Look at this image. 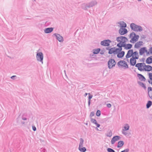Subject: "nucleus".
Returning a JSON list of instances; mask_svg holds the SVG:
<instances>
[{"label": "nucleus", "mask_w": 152, "mask_h": 152, "mask_svg": "<svg viewBox=\"0 0 152 152\" xmlns=\"http://www.w3.org/2000/svg\"><path fill=\"white\" fill-rule=\"evenodd\" d=\"M142 64H141V63H138L137 64H135V66L136 67H137V68H138V69H140L139 68V66H140V65H141Z\"/></svg>", "instance_id": "43"}, {"label": "nucleus", "mask_w": 152, "mask_h": 152, "mask_svg": "<svg viewBox=\"0 0 152 152\" xmlns=\"http://www.w3.org/2000/svg\"><path fill=\"white\" fill-rule=\"evenodd\" d=\"M105 52V50L103 49V50H102L100 52V53L101 55H103Z\"/></svg>", "instance_id": "47"}, {"label": "nucleus", "mask_w": 152, "mask_h": 152, "mask_svg": "<svg viewBox=\"0 0 152 152\" xmlns=\"http://www.w3.org/2000/svg\"><path fill=\"white\" fill-rule=\"evenodd\" d=\"M145 60V58H142L140 60L141 61L144 62Z\"/></svg>", "instance_id": "59"}, {"label": "nucleus", "mask_w": 152, "mask_h": 152, "mask_svg": "<svg viewBox=\"0 0 152 152\" xmlns=\"http://www.w3.org/2000/svg\"><path fill=\"white\" fill-rule=\"evenodd\" d=\"M116 40L118 42H121L125 41H128V39L125 37L121 36L117 37Z\"/></svg>", "instance_id": "6"}, {"label": "nucleus", "mask_w": 152, "mask_h": 152, "mask_svg": "<svg viewBox=\"0 0 152 152\" xmlns=\"http://www.w3.org/2000/svg\"><path fill=\"white\" fill-rule=\"evenodd\" d=\"M120 51L119 50L118 48H115L114 49V54H117L118 53L120 52Z\"/></svg>", "instance_id": "35"}, {"label": "nucleus", "mask_w": 152, "mask_h": 152, "mask_svg": "<svg viewBox=\"0 0 152 152\" xmlns=\"http://www.w3.org/2000/svg\"><path fill=\"white\" fill-rule=\"evenodd\" d=\"M96 115L97 117L101 115V111L99 110H98L96 112Z\"/></svg>", "instance_id": "38"}, {"label": "nucleus", "mask_w": 152, "mask_h": 152, "mask_svg": "<svg viewBox=\"0 0 152 152\" xmlns=\"http://www.w3.org/2000/svg\"><path fill=\"white\" fill-rule=\"evenodd\" d=\"M110 47H109L108 46L107 47H106V49L107 50H108L109 51V50L110 49Z\"/></svg>", "instance_id": "62"}, {"label": "nucleus", "mask_w": 152, "mask_h": 152, "mask_svg": "<svg viewBox=\"0 0 152 152\" xmlns=\"http://www.w3.org/2000/svg\"><path fill=\"white\" fill-rule=\"evenodd\" d=\"M43 54L42 52H37L36 58L37 61L40 62L42 64L43 63Z\"/></svg>", "instance_id": "3"}, {"label": "nucleus", "mask_w": 152, "mask_h": 152, "mask_svg": "<svg viewBox=\"0 0 152 152\" xmlns=\"http://www.w3.org/2000/svg\"><path fill=\"white\" fill-rule=\"evenodd\" d=\"M22 118L23 120H26L27 119V118L23 117H22Z\"/></svg>", "instance_id": "61"}, {"label": "nucleus", "mask_w": 152, "mask_h": 152, "mask_svg": "<svg viewBox=\"0 0 152 152\" xmlns=\"http://www.w3.org/2000/svg\"><path fill=\"white\" fill-rule=\"evenodd\" d=\"M141 39H145L146 38V37L145 35H142L141 37Z\"/></svg>", "instance_id": "58"}, {"label": "nucleus", "mask_w": 152, "mask_h": 152, "mask_svg": "<svg viewBox=\"0 0 152 152\" xmlns=\"http://www.w3.org/2000/svg\"><path fill=\"white\" fill-rule=\"evenodd\" d=\"M118 23L120 25L121 28H125L126 27V23L124 21L118 22Z\"/></svg>", "instance_id": "18"}, {"label": "nucleus", "mask_w": 152, "mask_h": 152, "mask_svg": "<svg viewBox=\"0 0 152 152\" xmlns=\"http://www.w3.org/2000/svg\"><path fill=\"white\" fill-rule=\"evenodd\" d=\"M146 63L147 64H150L152 63V56L148 57L146 60Z\"/></svg>", "instance_id": "22"}, {"label": "nucleus", "mask_w": 152, "mask_h": 152, "mask_svg": "<svg viewBox=\"0 0 152 152\" xmlns=\"http://www.w3.org/2000/svg\"><path fill=\"white\" fill-rule=\"evenodd\" d=\"M111 42V41L110 39H105L101 41L100 44L103 46H109L110 45V43Z\"/></svg>", "instance_id": "5"}, {"label": "nucleus", "mask_w": 152, "mask_h": 152, "mask_svg": "<svg viewBox=\"0 0 152 152\" xmlns=\"http://www.w3.org/2000/svg\"><path fill=\"white\" fill-rule=\"evenodd\" d=\"M132 53H133V50L130 49L126 55V58H128L132 56Z\"/></svg>", "instance_id": "11"}, {"label": "nucleus", "mask_w": 152, "mask_h": 152, "mask_svg": "<svg viewBox=\"0 0 152 152\" xmlns=\"http://www.w3.org/2000/svg\"><path fill=\"white\" fill-rule=\"evenodd\" d=\"M88 4H84L82 5V8L83 9L87 10L88 8Z\"/></svg>", "instance_id": "30"}, {"label": "nucleus", "mask_w": 152, "mask_h": 152, "mask_svg": "<svg viewBox=\"0 0 152 152\" xmlns=\"http://www.w3.org/2000/svg\"><path fill=\"white\" fill-rule=\"evenodd\" d=\"M53 35H54L56 37V39L58 40L59 42H62L63 41V38L60 34L55 33L53 34Z\"/></svg>", "instance_id": "7"}, {"label": "nucleus", "mask_w": 152, "mask_h": 152, "mask_svg": "<svg viewBox=\"0 0 152 152\" xmlns=\"http://www.w3.org/2000/svg\"><path fill=\"white\" fill-rule=\"evenodd\" d=\"M88 100H91V99L92 98L93 96L92 94H90V93H88Z\"/></svg>", "instance_id": "41"}, {"label": "nucleus", "mask_w": 152, "mask_h": 152, "mask_svg": "<svg viewBox=\"0 0 152 152\" xmlns=\"http://www.w3.org/2000/svg\"><path fill=\"white\" fill-rule=\"evenodd\" d=\"M145 53H146V55H147L148 56V55H149L150 53V50L149 51H148L147 50V52H145Z\"/></svg>", "instance_id": "60"}, {"label": "nucleus", "mask_w": 152, "mask_h": 152, "mask_svg": "<svg viewBox=\"0 0 152 152\" xmlns=\"http://www.w3.org/2000/svg\"><path fill=\"white\" fill-rule=\"evenodd\" d=\"M137 76L141 81H145L146 80L145 77L141 74L138 73Z\"/></svg>", "instance_id": "15"}, {"label": "nucleus", "mask_w": 152, "mask_h": 152, "mask_svg": "<svg viewBox=\"0 0 152 152\" xmlns=\"http://www.w3.org/2000/svg\"><path fill=\"white\" fill-rule=\"evenodd\" d=\"M128 32L127 29L126 28H120L119 30V33L121 35H124Z\"/></svg>", "instance_id": "9"}, {"label": "nucleus", "mask_w": 152, "mask_h": 152, "mask_svg": "<svg viewBox=\"0 0 152 152\" xmlns=\"http://www.w3.org/2000/svg\"><path fill=\"white\" fill-rule=\"evenodd\" d=\"M152 105V102L150 100H149L147 102L146 104V108L147 109H148Z\"/></svg>", "instance_id": "28"}, {"label": "nucleus", "mask_w": 152, "mask_h": 152, "mask_svg": "<svg viewBox=\"0 0 152 152\" xmlns=\"http://www.w3.org/2000/svg\"><path fill=\"white\" fill-rule=\"evenodd\" d=\"M127 41H123V42H121L122 44V47H124V48H125L126 45V42H127Z\"/></svg>", "instance_id": "37"}, {"label": "nucleus", "mask_w": 152, "mask_h": 152, "mask_svg": "<svg viewBox=\"0 0 152 152\" xmlns=\"http://www.w3.org/2000/svg\"><path fill=\"white\" fill-rule=\"evenodd\" d=\"M122 47H120L118 48V49L120 51V52L122 51Z\"/></svg>", "instance_id": "56"}, {"label": "nucleus", "mask_w": 152, "mask_h": 152, "mask_svg": "<svg viewBox=\"0 0 152 152\" xmlns=\"http://www.w3.org/2000/svg\"><path fill=\"white\" fill-rule=\"evenodd\" d=\"M84 142V140L82 138H80V142L79 144V146L80 147H83V144Z\"/></svg>", "instance_id": "34"}, {"label": "nucleus", "mask_w": 152, "mask_h": 152, "mask_svg": "<svg viewBox=\"0 0 152 152\" xmlns=\"http://www.w3.org/2000/svg\"><path fill=\"white\" fill-rule=\"evenodd\" d=\"M136 59L132 57L130 59V64L132 66H134L136 63Z\"/></svg>", "instance_id": "16"}, {"label": "nucleus", "mask_w": 152, "mask_h": 152, "mask_svg": "<svg viewBox=\"0 0 152 152\" xmlns=\"http://www.w3.org/2000/svg\"><path fill=\"white\" fill-rule=\"evenodd\" d=\"M78 149L81 152H85L86 151V149L85 147H80V146H79Z\"/></svg>", "instance_id": "33"}, {"label": "nucleus", "mask_w": 152, "mask_h": 152, "mask_svg": "<svg viewBox=\"0 0 152 152\" xmlns=\"http://www.w3.org/2000/svg\"><path fill=\"white\" fill-rule=\"evenodd\" d=\"M108 152H115V151L113 149L110 148H108L107 149Z\"/></svg>", "instance_id": "40"}, {"label": "nucleus", "mask_w": 152, "mask_h": 152, "mask_svg": "<svg viewBox=\"0 0 152 152\" xmlns=\"http://www.w3.org/2000/svg\"><path fill=\"white\" fill-rule=\"evenodd\" d=\"M120 63H124L123 67H124L125 68H128L129 67L127 63L124 60H121L119 61V63H118V65H121L119 64Z\"/></svg>", "instance_id": "19"}, {"label": "nucleus", "mask_w": 152, "mask_h": 152, "mask_svg": "<svg viewBox=\"0 0 152 152\" xmlns=\"http://www.w3.org/2000/svg\"><path fill=\"white\" fill-rule=\"evenodd\" d=\"M88 106L89 107H90V105L91 104V100H88Z\"/></svg>", "instance_id": "57"}, {"label": "nucleus", "mask_w": 152, "mask_h": 152, "mask_svg": "<svg viewBox=\"0 0 152 152\" xmlns=\"http://www.w3.org/2000/svg\"><path fill=\"white\" fill-rule=\"evenodd\" d=\"M91 121L94 124H95L97 123L96 120L95 119L93 118H91Z\"/></svg>", "instance_id": "39"}, {"label": "nucleus", "mask_w": 152, "mask_h": 152, "mask_svg": "<svg viewBox=\"0 0 152 152\" xmlns=\"http://www.w3.org/2000/svg\"><path fill=\"white\" fill-rule=\"evenodd\" d=\"M115 48V47H113L110 48L109 50V51H108V53L110 54H112L113 53L114 54V49Z\"/></svg>", "instance_id": "31"}, {"label": "nucleus", "mask_w": 152, "mask_h": 152, "mask_svg": "<svg viewBox=\"0 0 152 152\" xmlns=\"http://www.w3.org/2000/svg\"><path fill=\"white\" fill-rule=\"evenodd\" d=\"M124 144V142L123 141H120L118 142L117 147L118 148L122 147Z\"/></svg>", "instance_id": "24"}, {"label": "nucleus", "mask_w": 152, "mask_h": 152, "mask_svg": "<svg viewBox=\"0 0 152 152\" xmlns=\"http://www.w3.org/2000/svg\"><path fill=\"white\" fill-rule=\"evenodd\" d=\"M88 94L87 93H85V94H84V96L86 97V96Z\"/></svg>", "instance_id": "63"}, {"label": "nucleus", "mask_w": 152, "mask_h": 152, "mask_svg": "<svg viewBox=\"0 0 152 152\" xmlns=\"http://www.w3.org/2000/svg\"><path fill=\"white\" fill-rule=\"evenodd\" d=\"M53 30V27H50L46 28L44 29V32L46 34H48L52 32Z\"/></svg>", "instance_id": "14"}, {"label": "nucleus", "mask_w": 152, "mask_h": 152, "mask_svg": "<svg viewBox=\"0 0 152 152\" xmlns=\"http://www.w3.org/2000/svg\"><path fill=\"white\" fill-rule=\"evenodd\" d=\"M107 64L108 68L111 69L115 66L116 62L114 59L110 58L108 60Z\"/></svg>", "instance_id": "4"}, {"label": "nucleus", "mask_w": 152, "mask_h": 152, "mask_svg": "<svg viewBox=\"0 0 152 152\" xmlns=\"http://www.w3.org/2000/svg\"><path fill=\"white\" fill-rule=\"evenodd\" d=\"M141 64H142L141 65H140L139 67V68L140 69H138V70L140 71H144V68L145 67L144 65H145V63H141Z\"/></svg>", "instance_id": "23"}, {"label": "nucleus", "mask_w": 152, "mask_h": 152, "mask_svg": "<svg viewBox=\"0 0 152 152\" xmlns=\"http://www.w3.org/2000/svg\"><path fill=\"white\" fill-rule=\"evenodd\" d=\"M146 52H147V48L146 47L141 48L139 50L140 55H142Z\"/></svg>", "instance_id": "10"}, {"label": "nucleus", "mask_w": 152, "mask_h": 152, "mask_svg": "<svg viewBox=\"0 0 152 152\" xmlns=\"http://www.w3.org/2000/svg\"><path fill=\"white\" fill-rule=\"evenodd\" d=\"M129 37L131 39L130 41V42L132 43H134L137 42L139 38V35L136 34L133 32L130 34Z\"/></svg>", "instance_id": "1"}, {"label": "nucleus", "mask_w": 152, "mask_h": 152, "mask_svg": "<svg viewBox=\"0 0 152 152\" xmlns=\"http://www.w3.org/2000/svg\"><path fill=\"white\" fill-rule=\"evenodd\" d=\"M126 46L124 48L126 50H130L132 47V45L130 44H128L126 45Z\"/></svg>", "instance_id": "27"}, {"label": "nucleus", "mask_w": 152, "mask_h": 152, "mask_svg": "<svg viewBox=\"0 0 152 152\" xmlns=\"http://www.w3.org/2000/svg\"><path fill=\"white\" fill-rule=\"evenodd\" d=\"M125 55V52L122 51L120 52L117 54V57L119 58H123Z\"/></svg>", "instance_id": "21"}, {"label": "nucleus", "mask_w": 152, "mask_h": 152, "mask_svg": "<svg viewBox=\"0 0 152 152\" xmlns=\"http://www.w3.org/2000/svg\"><path fill=\"white\" fill-rule=\"evenodd\" d=\"M148 82L149 83V84H151V81L150 80H148Z\"/></svg>", "instance_id": "64"}, {"label": "nucleus", "mask_w": 152, "mask_h": 152, "mask_svg": "<svg viewBox=\"0 0 152 152\" xmlns=\"http://www.w3.org/2000/svg\"><path fill=\"white\" fill-rule=\"evenodd\" d=\"M97 4V2L95 1L94 0L91 1V2L88 3V8H90L94 6L96 4Z\"/></svg>", "instance_id": "12"}, {"label": "nucleus", "mask_w": 152, "mask_h": 152, "mask_svg": "<svg viewBox=\"0 0 152 152\" xmlns=\"http://www.w3.org/2000/svg\"><path fill=\"white\" fill-rule=\"evenodd\" d=\"M149 77L150 80H152V73H148Z\"/></svg>", "instance_id": "44"}, {"label": "nucleus", "mask_w": 152, "mask_h": 152, "mask_svg": "<svg viewBox=\"0 0 152 152\" xmlns=\"http://www.w3.org/2000/svg\"><path fill=\"white\" fill-rule=\"evenodd\" d=\"M150 53L152 54V47H151L149 48Z\"/></svg>", "instance_id": "55"}, {"label": "nucleus", "mask_w": 152, "mask_h": 152, "mask_svg": "<svg viewBox=\"0 0 152 152\" xmlns=\"http://www.w3.org/2000/svg\"><path fill=\"white\" fill-rule=\"evenodd\" d=\"M151 91H152V88L151 87H148V96L151 99H152V96H150L149 94V92Z\"/></svg>", "instance_id": "32"}, {"label": "nucleus", "mask_w": 152, "mask_h": 152, "mask_svg": "<svg viewBox=\"0 0 152 152\" xmlns=\"http://www.w3.org/2000/svg\"><path fill=\"white\" fill-rule=\"evenodd\" d=\"M121 138V137L118 135H115L113 137L111 140L112 144H114L115 142L119 140Z\"/></svg>", "instance_id": "8"}, {"label": "nucleus", "mask_w": 152, "mask_h": 152, "mask_svg": "<svg viewBox=\"0 0 152 152\" xmlns=\"http://www.w3.org/2000/svg\"><path fill=\"white\" fill-rule=\"evenodd\" d=\"M40 150L41 152H45L46 151L45 150V149L42 148L40 149Z\"/></svg>", "instance_id": "53"}, {"label": "nucleus", "mask_w": 152, "mask_h": 152, "mask_svg": "<svg viewBox=\"0 0 152 152\" xmlns=\"http://www.w3.org/2000/svg\"><path fill=\"white\" fill-rule=\"evenodd\" d=\"M95 124L96 125V127L98 128H99L100 126V124L98 123L97 122Z\"/></svg>", "instance_id": "54"}, {"label": "nucleus", "mask_w": 152, "mask_h": 152, "mask_svg": "<svg viewBox=\"0 0 152 152\" xmlns=\"http://www.w3.org/2000/svg\"><path fill=\"white\" fill-rule=\"evenodd\" d=\"M137 83L144 89H146V87L145 84L140 81H137Z\"/></svg>", "instance_id": "25"}, {"label": "nucleus", "mask_w": 152, "mask_h": 152, "mask_svg": "<svg viewBox=\"0 0 152 152\" xmlns=\"http://www.w3.org/2000/svg\"><path fill=\"white\" fill-rule=\"evenodd\" d=\"M16 77V75H13L11 77V78L13 80H15V77Z\"/></svg>", "instance_id": "52"}, {"label": "nucleus", "mask_w": 152, "mask_h": 152, "mask_svg": "<svg viewBox=\"0 0 152 152\" xmlns=\"http://www.w3.org/2000/svg\"><path fill=\"white\" fill-rule=\"evenodd\" d=\"M119 43H118L117 45V46L118 47V48L122 47V44L121 42H119Z\"/></svg>", "instance_id": "46"}, {"label": "nucleus", "mask_w": 152, "mask_h": 152, "mask_svg": "<svg viewBox=\"0 0 152 152\" xmlns=\"http://www.w3.org/2000/svg\"><path fill=\"white\" fill-rule=\"evenodd\" d=\"M143 42L142 41H140L136 42L134 46L135 48L138 49L142 45Z\"/></svg>", "instance_id": "17"}, {"label": "nucleus", "mask_w": 152, "mask_h": 152, "mask_svg": "<svg viewBox=\"0 0 152 152\" xmlns=\"http://www.w3.org/2000/svg\"><path fill=\"white\" fill-rule=\"evenodd\" d=\"M32 129L34 131H35L36 130V128L34 125L32 126Z\"/></svg>", "instance_id": "50"}, {"label": "nucleus", "mask_w": 152, "mask_h": 152, "mask_svg": "<svg viewBox=\"0 0 152 152\" xmlns=\"http://www.w3.org/2000/svg\"><path fill=\"white\" fill-rule=\"evenodd\" d=\"M144 69L145 71L149 72L152 70V66L149 65H146L145 64Z\"/></svg>", "instance_id": "13"}, {"label": "nucleus", "mask_w": 152, "mask_h": 152, "mask_svg": "<svg viewBox=\"0 0 152 152\" xmlns=\"http://www.w3.org/2000/svg\"><path fill=\"white\" fill-rule=\"evenodd\" d=\"M139 56L138 55V53L137 51H135L133 52L132 53V57L134 58L138 59L139 58Z\"/></svg>", "instance_id": "20"}, {"label": "nucleus", "mask_w": 152, "mask_h": 152, "mask_svg": "<svg viewBox=\"0 0 152 152\" xmlns=\"http://www.w3.org/2000/svg\"><path fill=\"white\" fill-rule=\"evenodd\" d=\"M130 27L131 30L135 31L141 32L142 31V28L140 26L132 23L130 24Z\"/></svg>", "instance_id": "2"}, {"label": "nucleus", "mask_w": 152, "mask_h": 152, "mask_svg": "<svg viewBox=\"0 0 152 152\" xmlns=\"http://www.w3.org/2000/svg\"><path fill=\"white\" fill-rule=\"evenodd\" d=\"M129 149L128 148L124 150L121 151V152H129Z\"/></svg>", "instance_id": "48"}, {"label": "nucleus", "mask_w": 152, "mask_h": 152, "mask_svg": "<svg viewBox=\"0 0 152 152\" xmlns=\"http://www.w3.org/2000/svg\"><path fill=\"white\" fill-rule=\"evenodd\" d=\"M101 50L100 48L94 49L93 50V53L94 54H96L99 53Z\"/></svg>", "instance_id": "26"}, {"label": "nucleus", "mask_w": 152, "mask_h": 152, "mask_svg": "<svg viewBox=\"0 0 152 152\" xmlns=\"http://www.w3.org/2000/svg\"><path fill=\"white\" fill-rule=\"evenodd\" d=\"M129 126L128 124H126L124 127V128L122 129V132H124L129 130Z\"/></svg>", "instance_id": "29"}, {"label": "nucleus", "mask_w": 152, "mask_h": 152, "mask_svg": "<svg viewBox=\"0 0 152 152\" xmlns=\"http://www.w3.org/2000/svg\"><path fill=\"white\" fill-rule=\"evenodd\" d=\"M94 114H94V112L92 111V112H91L90 114V117H91L93 116H94Z\"/></svg>", "instance_id": "45"}, {"label": "nucleus", "mask_w": 152, "mask_h": 152, "mask_svg": "<svg viewBox=\"0 0 152 152\" xmlns=\"http://www.w3.org/2000/svg\"><path fill=\"white\" fill-rule=\"evenodd\" d=\"M112 133L111 130H110V131L107 133V134H106L107 136L109 137H111L112 136Z\"/></svg>", "instance_id": "36"}, {"label": "nucleus", "mask_w": 152, "mask_h": 152, "mask_svg": "<svg viewBox=\"0 0 152 152\" xmlns=\"http://www.w3.org/2000/svg\"><path fill=\"white\" fill-rule=\"evenodd\" d=\"M107 106L108 108H110L111 107V105L110 103H108L107 104Z\"/></svg>", "instance_id": "51"}, {"label": "nucleus", "mask_w": 152, "mask_h": 152, "mask_svg": "<svg viewBox=\"0 0 152 152\" xmlns=\"http://www.w3.org/2000/svg\"><path fill=\"white\" fill-rule=\"evenodd\" d=\"M119 61L117 63V64L119 67L121 66L123 67V66L124 65H123L124 63H120L119 64L121 65H118V63H119Z\"/></svg>", "instance_id": "49"}, {"label": "nucleus", "mask_w": 152, "mask_h": 152, "mask_svg": "<svg viewBox=\"0 0 152 152\" xmlns=\"http://www.w3.org/2000/svg\"><path fill=\"white\" fill-rule=\"evenodd\" d=\"M122 133L124 135L127 136H129L131 134L129 132L127 133L126 132H122Z\"/></svg>", "instance_id": "42"}]
</instances>
